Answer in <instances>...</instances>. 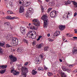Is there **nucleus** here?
I'll list each match as a JSON object with an SVG mask.
<instances>
[{
	"mask_svg": "<svg viewBox=\"0 0 77 77\" xmlns=\"http://www.w3.org/2000/svg\"><path fill=\"white\" fill-rule=\"evenodd\" d=\"M47 18H48V17L47 14H44L41 18V19L44 21V27L45 28H47V26L48 24V20Z\"/></svg>",
	"mask_w": 77,
	"mask_h": 77,
	"instance_id": "obj_1",
	"label": "nucleus"
},
{
	"mask_svg": "<svg viewBox=\"0 0 77 77\" xmlns=\"http://www.w3.org/2000/svg\"><path fill=\"white\" fill-rule=\"evenodd\" d=\"M20 69L22 71V77H26L27 76L26 73H27L28 71L27 68L24 67H22Z\"/></svg>",
	"mask_w": 77,
	"mask_h": 77,
	"instance_id": "obj_2",
	"label": "nucleus"
},
{
	"mask_svg": "<svg viewBox=\"0 0 77 77\" xmlns=\"http://www.w3.org/2000/svg\"><path fill=\"white\" fill-rule=\"evenodd\" d=\"M33 12H34V10L32 8H29L26 11V17L27 18L31 17L32 14H33Z\"/></svg>",
	"mask_w": 77,
	"mask_h": 77,
	"instance_id": "obj_3",
	"label": "nucleus"
},
{
	"mask_svg": "<svg viewBox=\"0 0 77 77\" xmlns=\"http://www.w3.org/2000/svg\"><path fill=\"white\" fill-rule=\"evenodd\" d=\"M11 44L14 46L17 45L18 44V38L15 37L13 38Z\"/></svg>",
	"mask_w": 77,
	"mask_h": 77,
	"instance_id": "obj_4",
	"label": "nucleus"
},
{
	"mask_svg": "<svg viewBox=\"0 0 77 77\" xmlns=\"http://www.w3.org/2000/svg\"><path fill=\"white\" fill-rule=\"evenodd\" d=\"M57 14V12L56 11H53L51 12L50 15L51 17L52 18H55L56 17V15Z\"/></svg>",
	"mask_w": 77,
	"mask_h": 77,
	"instance_id": "obj_5",
	"label": "nucleus"
},
{
	"mask_svg": "<svg viewBox=\"0 0 77 77\" xmlns=\"http://www.w3.org/2000/svg\"><path fill=\"white\" fill-rule=\"evenodd\" d=\"M32 22L37 23V24H36L35 23H33V24H34V25H35V26H39V25L40 24V22H39V21L38 19H34L32 20Z\"/></svg>",
	"mask_w": 77,
	"mask_h": 77,
	"instance_id": "obj_6",
	"label": "nucleus"
},
{
	"mask_svg": "<svg viewBox=\"0 0 77 77\" xmlns=\"http://www.w3.org/2000/svg\"><path fill=\"white\" fill-rule=\"evenodd\" d=\"M9 57L11 62H15L17 60V58L15 57H14L12 55H10Z\"/></svg>",
	"mask_w": 77,
	"mask_h": 77,
	"instance_id": "obj_7",
	"label": "nucleus"
},
{
	"mask_svg": "<svg viewBox=\"0 0 77 77\" xmlns=\"http://www.w3.org/2000/svg\"><path fill=\"white\" fill-rule=\"evenodd\" d=\"M20 31L22 34H23V35L26 34V28H25L20 27Z\"/></svg>",
	"mask_w": 77,
	"mask_h": 77,
	"instance_id": "obj_8",
	"label": "nucleus"
},
{
	"mask_svg": "<svg viewBox=\"0 0 77 77\" xmlns=\"http://www.w3.org/2000/svg\"><path fill=\"white\" fill-rule=\"evenodd\" d=\"M43 58V56L41 55L38 57L36 58V61L37 62H39Z\"/></svg>",
	"mask_w": 77,
	"mask_h": 77,
	"instance_id": "obj_9",
	"label": "nucleus"
},
{
	"mask_svg": "<svg viewBox=\"0 0 77 77\" xmlns=\"http://www.w3.org/2000/svg\"><path fill=\"white\" fill-rule=\"evenodd\" d=\"M5 18L7 20H14V19H17L18 17H12L11 16H9L6 17Z\"/></svg>",
	"mask_w": 77,
	"mask_h": 77,
	"instance_id": "obj_10",
	"label": "nucleus"
},
{
	"mask_svg": "<svg viewBox=\"0 0 77 77\" xmlns=\"http://www.w3.org/2000/svg\"><path fill=\"white\" fill-rule=\"evenodd\" d=\"M11 72H13V74H14V75H18L20 73V72H17L16 71L14 70V69H12Z\"/></svg>",
	"mask_w": 77,
	"mask_h": 77,
	"instance_id": "obj_11",
	"label": "nucleus"
},
{
	"mask_svg": "<svg viewBox=\"0 0 77 77\" xmlns=\"http://www.w3.org/2000/svg\"><path fill=\"white\" fill-rule=\"evenodd\" d=\"M4 45V43L0 42V47H3ZM3 49L2 48H0V54H3Z\"/></svg>",
	"mask_w": 77,
	"mask_h": 77,
	"instance_id": "obj_12",
	"label": "nucleus"
},
{
	"mask_svg": "<svg viewBox=\"0 0 77 77\" xmlns=\"http://www.w3.org/2000/svg\"><path fill=\"white\" fill-rule=\"evenodd\" d=\"M72 15V12L71 11H68L67 13H65L64 14V15H66V17H67V18H68V15L69 16H71Z\"/></svg>",
	"mask_w": 77,
	"mask_h": 77,
	"instance_id": "obj_13",
	"label": "nucleus"
},
{
	"mask_svg": "<svg viewBox=\"0 0 77 77\" xmlns=\"http://www.w3.org/2000/svg\"><path fill=\"white\" fill-rule=\"evenodd\" d=\"M65 29V26L60 25L59 26V29L61 31H62Z\"/></svg>",
	"mask_w": 77,
	"mask_h": 77,
	"instance_id": "obj_14",
	"label": "nucleus"
},
{
	"mask_svg": "<svg viewBox=\"0 0 77 77\" xmlns=\"http://www.w3.org/2000/svg\"><path fill=\"white\" fill-rule=\"evenodd\" d=\"M72 53L73 54H77V48L75 47H74L72 50Z\"/></svg>",
	"mask_w": 77,
	"mask_h": 77,
	"instance_id": "obj_15",
	"label": "nucleus"
},
{
	"mask_svg": "<svg viewBox=\"0 0 77 77\" xmlns=\"http://www.w3.org/2000/svg\"><path fill=\"white\" fill-rule=\"evenodd\" d=\"M24 7L22 6H21L20 8L19 9V12L20 13H22L24 12Z\"/></svg>",
	"mask_w": 77,
	"mask_h": 77,
	"instance_id": "obj_16",
	"label": "nucleus"
},
{
	"mask_svg": "<svg viewBox=\"0 0 77 77\" xmlns=\"http://www.w3.org/2000/svg\"><path fill=\"white\" fill-rule=\"evenodd\" d=\"M12 38V35H8L6 37V39H7V40H10V39H11Z\"/></svg>",
	"mask_w": 77,
	"mask_h": 77,
	"instance_id": "obj_17",
	"label": "nucleus"
},
{
	"mask_svg": "<svg viewBox=\"0 0 77 77\" xmlns=\"http://www.w3.org/2000/svg\"><path fill=\"white\" fill-rule=\"evenodd\" d=\"M60 31H57L54 34V35L55 36H59V35H60Z\"/></svg>",
	"mask_w": 77,
	"mask_h": 77,
	"instance_id": "obj_18",
	"label": "nucleus"
},
{
	"mask_svg": "<svg viewBox=\"0 0 77 77\" xmlns=\"http://www.w3.org/2000/svg\"><path fill=\"white\" fill-rule=\"evenodd\" d=\"M30 4V2H27L25 4H24V7H27L29 6Z\"/></svg>",
	"mask_w": 77,
	"mask_h": 77,
	"instance_id": "obj_19",
	"label": "nucleus"
},
{
	"mask_svg": "<svg viewBox=\"0 0 77 77\" xmlns=\"http://www.w3.org/2000/svg\"><path fill=\"white\" fill-rule=\"evenodd\" d=\"M8 66L7 65L4 66H0V68H2V69H6L7 68Z\"/></svg>",
	"mask_w": 77,
	"mask_h": 77,
	"instance_id": "obj_20",
	"label": "nucleus"
},
{
	"mask_svg": "<svg viewBox=\"0 0 77 77\" xmlns=\"http://www.w3.org/2000/svg\"><path fill=\"white\" fill-rule=\"evenodd\" d=\"M36 47L38 48H40L41 47H42V44L37 45H36Z\"/></svg>",
	"mask_w": 77,
	"mask_h": 77,
	"instance_id": "obj_21",
	"label": "nucleus"
},
{
	"mask_svg": "<svg viewBox=\"0 0 77 77\" xmlns=\"http://www.w3.org/2000/svg\"><path fill=\"white\" fill-rule=\"evenodd\" d=\"M37 73V71H35L34 69L32 71V75H35Z\"/></svg>",
	"mask_w": 77,
	"mask_h": 77,
	"instance_id": "obj_22",
	"label": "nucleus"
},
{
	"mask_svg": "<svg viewBox=\"0 0 77 77\" xmlns=\"http://www.w3.org/2000/svg\"><path fill=\"white\" fill-rule=\"evenodd\" d=\"M61 68H62L63 71H66V70H66L67 69H66V67L64 66H62L61 67Z\"/></svg>",
	"mask_w": 77,
	"mask_h": 77,
	"instance_id": "obj_23",
	"label": "nucleus"
},
{
	"mask_svg": "<svg viewBox=\"0 0 77 77\" xmlns=\"http://www.w3.org/2000/svg\"><path fill=\"white\" fill-rule=\"evenodd\" d=\"M73 3V4L74 5V6L75 8H77V3L74 1H72Z\"/></svg>",
	"mask_w": 77,
	"mask_h": 77,
	"instance_id": "obj_24",
	"label": "nucleus"
},
{
	"mask_svg": "<svg viewBox=\"0 0 77 77\" xmlns=\"http://www.w3.org/2000/svg\"><path fill=\"white\" fill-rule=\"evenodd\" d=\"M7 14L10 15V14H13V12L10 11H7Z\"/></svg>",
	"mask_w": 77,
	"mask_h": 77,
	"instance_id": "obj_25",
	"label": "nucleus"
},
{
	"mask_svg": "<svg viewBox=\"0 0 77 77\" xmlns=\"http://www.w3.org/2000/svg\"><path fill=\"white\" fill-rule=\"evenodd\" d=\"M37 35H35L34 34H32V39H35V38H36V36Z\"/></svg>",
	"mask_w": 77,
	"mask_h": 77,
	"instance_id": "obj_26",
	"label": "nucleus"
},
{
	"mask_svg": "<svg viewBox=\"0 0 77 77\" xmlns=\"http://www.w3.org/2000/svg\"><path fill=\"white\" fill-rule=\"evenodd\" d=\"M17 51L18 52V53H21V49L19 48H18L17 49Z\"/></svg>",
	"mask_w": 77,
	"mask_h": 77,
	"instance_id": "obj_27",
	"label": "nucleus"
},
{
	"mask_svg": "<svg viewBox=\"0 0 77 77\" xmlns=\"http://www.w3.org/2000/svg\"><path fill=\"white\" fill-rule=\"evenodd\" d=\"M6 72V70L4 69V70H2V71H0V73L1 74H4Z\"/></svg>",
	"mask_w": 77,
	"mask_h": 77,
	"instance_id": "obj_28",
	"label": "nucleus"
},
{
	"mask_svg": "<svg viewBox=\"0 0 77 77\" xmlns=\"http://www.w3.org/2000/svg\"><path fill=\"white\" fill-rule=\"evenodd\" d=\"M44 50L45 51H48V47L46 46L44 48Z\"/></svg>",
	"mask_w": 77,
	"mask_h": 77,
	"instance_id": "obj_29",
	"label": "nucleus"
},
{
	"mask_svg": "<svg viewBox=\"0 0 77 77\" xmlns=\"http://www.w3.org/2000/svg\"><path fill=\"white\" fill-rule=\"evenodd\" d=\"M71 2L70 1H68L67 2H66V5H67L68 4H71Z\"/></svg>",
	"mask_w": 77,
	"mask_h": 77,
	"instance_id": "obj_30",
	"label": "nucleus"
},
{
	"mask_svg": "<svg viewBox=\"0 0 77 77\" xmlns=\"http://www.w3.org/2000/svg\"><path fill=\"white\" fill-rule=\"evenodd\" d=\"M48 76H51V75H53V73H51V72H48Z\"/></svg>",
	"mask_w": 77,
	"mask_h": 77,
	"instance_id": "obj_31",
	"label": "nucleus"
},
{
	"mask_svg": "<svg viewBox=\"0 0 77 77\" xmlns=\"http://www.w3.org/2000/svg\"><path fill=\"white\" fill-rule=\"evenodd\" d=\"M43 69H44L43 68H42V67H39L38 69L39 71H41L43 70Z\"/></svg>",
	"mask_w": 77,
	"mask_h": 77,
	"instance_id": "obj_32",
	"label": "nucleus"
},
{
	"mask_svg": "<svg viewBox=\"0 0 77 77\" xmlns=\"http://www.w3.org/2000/svg\"><path fill=\"white\" fill-rule=\"evenodd\" d=\"M48 40L49 41V42H53V41H54V40H53L51 39V38H49L48 39Z\"/></svg>",
	"mask_w": 77,
	"mask_h": 77,
	"instance_id": "obj_33",
	"label": "nucleus"
},
{
	"mask_svg": "<svg viewBox=\"0 0 77 77\" xmlns=\"http://www.w3.org/2000/svg\"><path fill=\"white\" fill-rule=\"evenodd\" d=\"M27 36L28 37V38H32V34L27 35Z\"/></svg>",
	"mask_w": 77,
	"mask_h": 77,
	"instance_id": "obj_34",
	"label": "nucleus"
},
{
	"mask_svg": "<svg viewBox=\"0 0 77 77\" xmlns=\"http://www.w3.org/2000/svg\"><path fill=\"white\" fill-rule=\"evenodd\" d=\"M23 41L24 42H25L26 44H28V41H27V40L26 39H24L23 40Z\"/></svg>",
	"mask_w": 77,
	"mask_h": 77,
	"instance_id": "obj_35",
	"label": "nucleus"
},
{
	"mask_svg": "<svg viewBox=\"0 0 77 77\" xmlns=\"http://www.w3.org/2000/svg\"><path fill=\"white\" fill-rule=\"evenodd\" d=\"M37 28L35 26H33L32 27V30H37Z\"/></svg>",
	"mask_w": 77,
	"mask_h": 77,
	"instance_id": "obj_36",
	"label": "nucleus"
},
{
	"mask_svg": "<svg viewBox=\"0 0 77 77\" xmlns=\"http://www.w3.org/2000/svg\"><path fill=\"white\" fill-rule=\"evenodd\" d=\"M41 8L42 11V12H43L44 11V8H43V7H42V6H41Z\"/></svg>",
	"mask_w": 77,
	"mask_h": 77,
	"instance_id": "obj_37",
	"label": "nucleus"
},
{
	"mask_svg": "<svg viewBox=\"0 0 77 77\" xmlns=\"http://www.w3.org/2000/svg\"><path fill=\"white\" fill-rule=\"evenodd\" d=\"M42 36H39V37L37 39V41H39L40 40V39L42 38Z\"/></svg>",
	"mask_w": 77,
	"mask_h": 77,
	"instance_id": "obj_38",
	"label": "nucleus"
},
{
	"mask_svg": "<svg viewBox=\"0 0 77 77\" xmlns=\"http://www.w3.org/2000/svg\"><path fill=\"white\" fill-rule=\"evenodd\" d=\"M19 4H21V3H23V2H24V1H23V0L21 1V0H20L19 1Z\"/></svg>",
	"mask_w": 77,
	"mask_h": 77,
	"instance_id": "obj_39",
	"label": "nucleus"
},
{
	"mask_svg": "<svg viewBox=\"0 0 77 77\" xmlns=\"http://www.w3.org/2000/svg\"><path fill=\"white\" fill-rule=\"evenodd\" d=\"M5 24H6V25H7L8 26H9L10 24V23L9 22H5Z\"/></svg>",
	"mask_w": 77,
	"mask_h": 77,
	"instance_id": "obj_40",
	"label": "nucleus"
},
{
	"mask_svg": "<svg viewBox=\"0 0 77 77\" xmlns=\"http://www.w3.org/2000/svg\"><path fill=\"white\" fill-rule=\"evenodd\" d=\"M11 47V46L9 45V44H7L6 45V47H7V48H8V47Z\"/></svg>",
	"mask_w": 77,
	"mask_h": 77,
	"instance_id": "obj_41",
	"label": "nucleus"
},
{
	"mask_svg": "<svg viewBox=\"0 0 77 77\" xmlns=\"http://www.w3.org/2000/svg\"><path fill=\"white\" fill-rule=\"evenodd\" d=\"M32 32H28V34H27V35H32Z\"/></svg>",
	"mask_w": 77,
	"mask_h": 77,
	"instance_id": "obj_42",
	"label": "nucleus"
},
{
	"mask_svg": "<svg viewBox=\"0 0 77 77\" xmlns=\"http://www.w3.org/2000/svg\"><path fill=\"white\" fill-rule=\"evenodd\" d=\"M52 9V8H49L48 9V12H50V11H51Z\"/></svg>",
	"mask_w": 77,
	"mask_h": 77,
	"instance_id": "obj_43",
	"label": "nucleus"
},
{
	"mask_svg": "<svg viewBox=\"0 0 77 77\" xmlns=\"http://www.w3.org/2000/svg\"><path fill=\"white\" fill-rule=\"evenodd\" d=\"M66 70H67L66 71H68V72H71L70 69H67Z\"/></svg>",
	"mask_w": 77,
	"mask_h": 77,
	"instance_id": "obj_44",
	"label": "nucleus"
},
{
	"mask_svg": "<svg viewBox=\"0 0 77 77\" xmlns=\"http://www.w3.org/2000/svg\"><path fill=\"white\" fill-rule=\"evenodd\" d=\"M10 5L11 6V7H12L13 6V4L12 3H10Z\"/></svg>",
	"mask_w": 77,
	"mask_h": 77,
	"instance_id": "obj_45",
	"label": "nucleus"
},
{
	"mask_svg": "<svg viewBox=\"0 0 77 77\" xmlns=\"http://www.w3.org/2000/svg\"><path fill=\"white\" fill-rule=\"evenodd\" d=\"M28 64H29V63H28V62H26L25 63L24 65L25 66H26Z\"/></svg>",
	"mask_w": 77,
	"mask_h": 77,
	"instance_id": "obj_46",
	"label": "nucleus"
},
{
	"mask_svg": "<svg viewBox=\"0 0 77 77\" xmlns=\"http://www.w3.org/2000/svg\"><path fill=\"white\" fill-rule=\"evenodd\" d=\"M74 30L75 31V33H77V29H75Z\"/></svg>",
	"mask_w": 77,
	"mask_h": 77,
	"instance_id": "obj_47",
	"label": "nucleus"
},
{
	"mask_svg": "<svg viewBox=\"0 0 77 77\" xmlns=\"http://www.w3.org/2000/svg\"><path fill=\"white\" fill-rule=\"evenodd\" d=\"M77 15V12H75L74 14V17H75V16H76V15Z\"/></svg>",
	"mask_w": 77,
	"mask_h": 77,
	"instance_id": "obj_48",
	"label": "nucleus"
},
{
	"mask_svg": "<svg viewBox=\"0 0 77 77\" xmlns=\"http://www.w3.org/2000/svg\"><path fill=\"white\" fill-rule=\"evenodd\" d=\"M44 68L45 69H48V68L46 66H45L44 67Z\"/></svg>",
	"mask_w": 77,
	"mask_h": 77,
	"instance_id": "obj_49",
	"label": "nucleus"
},
{
	"mask_svg": "<svg viewBox=\"0 0 77 77\" xmlns=\"http://www.w3.org/2000/svg\"><path fill=\"white\" fill-rule=\"evenodd\" d=\"M74 72L75 73H76V72H77V69L74 70Z\"/></svg>",
	"mask_w": 77,
	"mask_h": 77,
	"instance_id": "obj_50",
	"label": "nucleus"
},
{
	"mask_svg": "<svg viewBox=\"0 0 77 77\" xmlns=\"http://www.w3.org/2000/svg\"><path fill=\"white\" fill-rule=\"evenodd\" d=\"M66 39V38H63V41H64Z\"/></svg>",
	"mask_w": 77,
	"mask_h": 77,
	"instance_id": "obj_51",
	"label": "nucleus"
},
{
	"mask_svg": "<svg viewBox=\"0 0 77 77\" xmlns=\"http://www.w3.org/2000/svg\"><path fill=\"white\" fill-rule=\"evenodd\" d=\"M73 39H77V37H73Z\"/></svg>",
	"mask_w": 77,
	"mask_h": 77,
	"instance_id": "obj_52",
	"label": "nucleus"
},
{
	"mask_svg": "<svg viewBox=\"0 0 77 77\" xmlns=\"http://www.w3.org/2000/svg\"><path fill=\"white\" fill-rule=\"evenodd\" d=\"M59 60L60 62H62V60L61 59H59Z\"/></svg>",
	"mask_w": 77,
	"mask_h": 77,
	"instance_id": "obj_53",
	"label": "nucleus"
},
{
	"mask_svg": "<svg viewBox=\"0 0 77 77\" xmlns=\"http://www.w3.org/2000/svg\"><path fill=\"white\" fill-rule=\"evenodd\" d=\"M29 29H31L32 30H33V27H29Z\"/></svg>",
	"mask_w": 77,
	"mask_h": 77,
	"instance_id": "obj_54",
	"label": "nucleus"
},
{
	"mask_svg": "<svg viewBox=\"0 0 77 77\" xmlns=\"http://www.w3.org/2000/svg\"><path fill=\"white\" fill-rule=\"evenodd\" d=\"M48 37H49L50 36V33H49L48 34Z\"/></svg>",
	"mask_w": 77,
	"mask_h": 77,
	"instance_id": "obj_55",
	"label": "nucleus"
},
{
	"mask_svg": "<svg viewBox=\"0 0 77 77\" xmlns=\"http://www.w3.org/2000/svg\"><path fill=\"white\" fill-rule=\"evenodd\" d=\"M69 67H70V68H71V67H72V65H69Z\"/></svg>",
	"mask_w": 77,
	"mask_h": 77,
	"instance_id": "obj_56",
	"label": "nucleus"
},
{
	"mask_svg": "<svg viewBox=\"0 0 77 77\" xmlns=\"http://www.w3.org/2000/svg\"><path fill=\"white\" fill-rule=\"evenodd\" d=\"M34 35L37 36L36 33V32H34Z\"/></svg>",
	"mask_w": 77,
	"mask_h": 77,
	"instance_id": "obj_57",
	"label": "nucleus"
},
{
	"mask_svg": "<svg viewBox=\"0 0 77 77\" xmlns=\"http://www.w3.org/2000/svg\"><path fill=\"white\" fill-rule=\"evenodd\" d=\"M1 14H3V15H5V13L3 12H2V13H1Z\"/></svg>",
	"mask_w": 77,
	"mask_h": 77,
	"instance_id": "obj_58",
	"label": "nucleus"
},
{
	"mask_svg": "<svg viewBox=\"0 0 77 77\" xmlns=\"http://www.w3.org/2000/svg\"><path fill=\"white\" fill-rule=\"evenodd\" d=\"M46 2H48L49 0H45Z\"/></svg>",
	"mask_w": 77,
	"mask_h": 77,
	"instance_id": "obj_59",
	"label": "nucleus"
},
{
	"mask_svg": "<svg viewBox=\"0 0 77 77\" xmlns=\"http://www.w3.org/2000/svg\"><path fill=\"white\" fill-rule=\"evenodd\" d=\"M73 36V35H69V37H71Z\"/></svg>",
	"mask_w": 77,
	"mask_h": 77,
	"instance_id": "obj_60",
	"label": "nucleus"
},
{
	"mask_svg": "<svg viewBox=\"0 0 77 77\" xmlns=\"http://www.w3.org/2000/svg\"><path fill=\"white\" fill-rule=\"evenodd\" d=\"M32 44H34V45H35V42H32Z\"/></svg>",
	"mask_w": 77,
	"mask_h": 77,
	"instance_id": "obj_61",
	"label": "nucleus"
},
{
	"mask_svg": "<svg viewBox=\"0 0 77 77\" xmlns=\"http://www.w3.org/2000/svg\"><path fill=\"white\" fill-rule=\"evenodd\" d=\"M10 28H11V30H12V29H13V27H11V26L10 27Z\"/></svg>",
	"mask_w": 77,
	"mask_h": 77,
	"instance_id": "obj_62",
	"label": "nucleus"
},
{
	"mask_svg": "<svg viewBox=\"0 0 77 77\" xmlns=\"http://www.w3.org/2000/svg\"><path fill=\"white\" fill-rule=\"evenodd\" d=\"M67 42V40H66L64 41V42Z\"/></svg>",
	"mask_w": 77,
	"mask_h": 77,
	"instance_id": "obj_63",
	"label": "nucleus"
},
{
	"mask_svg": "<svg viewBox=\"0 0 77 77\" xmlns=\"http://www.w3.org/2000/svg\"><path fill=\"white\" fill-rule=\"evenodd\" d=\"M66 77V75H65L63 77Z\"/></svg>",
	"mask_w": 77,
	"mask_h": 77,
	"instance_id": "obj_64",
	"label": "nucleus"
}]
</instances>
